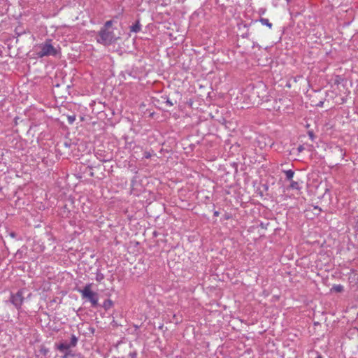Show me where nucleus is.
Listing matches in <instances>:
<instances>
[{
    "mask_svg": "<svg viewBox=\"0 0 358 358\" xmlns=\"http://www.w3.org/2000/svg\"><path fill=\"white\" fill-rule=\"evenodd\" d=\"M113 23L112 20L106 21L104 23L96 37L97 43L108 46L115 43L119 39L120 37L116 36L114 33V29L112 27Z\"/></svg>",
    "mask_w": 358,
    "mask_h": 358,
    "instance_id": "obj_1",
    "label": "nucleus"
},
{
    "mask_svg": "<svg viewBox=\"0 0 358 358\" xmlns=\"http://www.w3.org/2000/svg\"><path fill=\"white\" fill-rule=\"evenodd\" d=\"M51 39H46L45 42L38 44L36 46V55L38 58H43L48 56L55 57L58 50L52 44Z\"/></svg>",
    "mask_w": 358,
    "mask_h": 358,
    "instance_id": "obj_2",
    "label": "nucleus"
},
{
    "mask_svg": "<svg viewBox=\"0 0 358 358\" xmlns=\"http://www.w3.org/2000/svg\"><path fill=\"white\" fill-rule=\"evenodd\" d=\"M92 284H87L83 289H78V291L81 294L82 298L87 299L92 304V306L96 308L99 306V294L92 291Z\"/></svg>",
    "mask_w": 358,
    "mask_h": 358,
    "instance_id": "obj_3",
    "label": "nucleus"
},
{
    "mask_svg": "<svg viewBox=\"0 0 358 358\" xmlns=\"http://www.w3.org/2000/svg\"><path fill=\"white\" fill-rule=\"evenodd\" d=\"M24 289H20L16 293L11 292L6 303H11L17 310H20L24 301Z\"/></svg>",
    "mask_w": 358,
    "mask_h": 358,
    "instance_id": "obj_4",
    "label": "nucleus"
},
{
    "mask_svg": "<svg viewBox=\"0 0 358 358\" xmlns=\"http://www.w3.org/2000/svg\"><path fill=\"white\" fill-rule=\"evenodd\" d=\"M72 348L71 345H70V343L66 342V341H64V342H62L61 343H59L58 345H57V349L60 351V352H64L65 354L66 352H71L69 351V349Z\"/></svg>",
    "mask_w": 358,
    "mask_h": 358,
    "instance_id": "obj_5",
    "label": "nucleus"
},
{
    "mask_svg": "<svg viewBox=\"0 0 358 358\" xmlns=\"http://www.w3.org/2000/svg\"><path fill=\"white\" fill-rule=\"evenodd\" d=\"M95 156L101 162H108L110 160V159L107 158L106 155H104V152L101 150H98L95 152Z\"/></svg>",
    "mask_w": 358,
    "mask_h": 358,
    "instance_id": "obj_6",
    "label": "nucleus"
},
{
    "mask_svg": "<svg viewBox=\"0 0 358 358\" xmlns=\"http://www.w3.org/2000/svg\"><path fill=\"white\" fill-rule=\"evenodd\" d=\"M141 30V24L139 20H137L133 25L130 27V31L134 33H138Z\"/></svg>",
    "mask_w": 358,
    "mask_h": 358,
    "instance_id": "obj_7",
    "label": "nucleus"
},
{
    "mask_svg": "<svg viewBox=\"0 0 358 358\" xmlns=\"http://www.w3.org/2000/svg\"><path fill=\"white\" fill-rule=\"evenodd\" d=\"M334 152H338L340 155L341 159H344L345 156V150H344L341 146L336 145L334 148Z\"/></svg>",
    "mask_w": 358,
    "mask_h": 358,
    "instance_id": "obj_8",
    "label": "nucleus"
},
{
    "mask_svg": "<svg viewBox=\"0 0 358 358\" xmlns=\"http://www.w3.org/2000/svg\"><path fill=\"white\" fill-rule=\"evenodd\" d=\"M290 185H289V187L292 189H296V190H301L302 187L301 185V184L297 182V181H294V180H291L290 181Z\"/></svg>",
    "mask_w": 358,
    "mask_h": 358,
    "instance_id": "obj_9",
    "label": "nucleus"
},
{
    "mask_svg": "<svg viewBox=\"0 0 358 358\" xmlns=\"http://www.w3.org/2000/svg\"><path fill=\"white\" fill-rule=\"evenodd\" d=\"M344 289V287L342 285H334L331 288V292L340 293L342 292Z\"/></svg>",
    "mask_w": 358,
    "mask_h": 358,
    "instance_id": "obj_10",
    "label": "nucleus"
},
{
    "mask_svg": "<svg viewBox=\"0 0 358 358\" xmlns=\"http://www.w3.org/2000/svg\"><path fill=\"white\" fill-rule=\"evenodd\" d=\"M283 173L285 174L286 179L287 180H289V181L292 180V178H293L294 175V171H292L291 169L284 170Z\"/></svg>",
    "mask_w": 358,
    "mask_h": 358,
    "instance_id": "obj_11",
    "label": "nucleus"
},
{
    "mask_svg": "<svg viewBox=\"0 0 358 358\" xmlns=\"http://www.w3.org/2000/svg\"><path fill=\"white\" fill-rule=\"evenodd\" d=\"M95 275V279L97 282H101L105 278L104 274L102 273L99 269L96 270Z\"/></svg>",
    "mask_w": 358,
    "mask_h": 358,
    "instance_id": "obj_12",
    "label": "nucleus"
},
{
    "mask_svg": "<svg viewBox=\"0 0 358 358\" xmlns=\"http://www.w3.org/2000/svg\"><path fill=\"white\" fill-rule=\"evenodd\" d=\"M63 358H84L80 354H73L71 352H66Z\"/></svg>",
    "mask_w": 358,
    "mask_h": 358,
    "instance_id": "obj_13",
    "label": "nucleus"
},
{
    "mask_svg": "<svg viewBox=\"0 0 358 358\" xmlns=\"http://www.w3.org/2000/svg\"><path fill=\"white\" fill-rule=\"evenodd\" d=\"M259 21L262 23V24L268 27L269 29H271L273 27L272 23H271L267 18L261 17Z\"/></svg>",
    "mask_w": 358,
    "mask_h": 358,
    "instance_id": "obj_14",
    "label": "nucleus"
},
{
    "mask_svg": "<svg viewBox=\"0 0 358 358\" xmlns=\"http://www.w3.org/2000/svg\"><path fill=\"white\" fill-rule=\"evenodd\" d=\"M113 305V301L110 299H106L104 301L102 306L105 310L110 309Z\"/></svg>",
    "mask_w": 358,
    "mask_h": 358,
    "instance_id": "obj_15",
    "label": "nucleus"
},
{
    "mask_svg": "<svg viewBox=\"0 0 358 358\" xmlns=\"http://www.w3.org/2000/svg\"><path fill=\"white\" fill-rule=\"evenodd\" d=\"M78 337L76 335H74V334L71 335V341L69 342L70 345H71L72 348L75 347L78 343Z\"/></svg>",
    "mask_w": 358,
    "mask_h": 358,
    "instance_id": "obj_16",
    "label": "nucleus"
},
{
    "mask_svg": "<svg viewBox=\"0 0 358 358\" xmlns=\"http://www.w3.org/2000/svg\"><path fill=\"white\" fill-rule=\"evenodd\" d=\"M342 81V78L341 76H337L335 80H334V83L336 85H339L341 83V82Z\"/></svg>",
    "mask_w": 358,
    "mask_h": 358,
    "instance_id": "obj_17",
    "label": "nucleus"
},
{
    "mask_svg": "<svg viewBox=\"0 0 358 358\" xmlns=\"http://www.w3.org/2000/svg\"><path fill=\"white\" fill-rule=\"evenodd\" d=\"M76 120L75 116H69L68 117V122L69 124H73Z\"/></svg>",
    "mask_w": 358,
    "mask_h": 358,
    "instance_id": "obj_18",
    "label": "nucleus"
},
{
    "mask_svg": "<svg viewBox=\"0 0 358 358\" xmlns=\"http://www.w3.org/2000/svg\"><path fill=\"white\" fill-rule=\"evenodd\" d=\"M166 103L169 106H173V103L169 98L166 99Z\"/></svg>",
    "mask_w": 358,
    "mask_h": 358,
    "instance_id": "obj_19",
    "label": "nucleus"
},
{
    "mask_svg": "<svg viewBox=\"0 0 358 358\" xmlns=\"http://www.w3.org/2000/svg\"><path fill=\"white\" fill-rule=\"evenodd\" d=\"M308 136L312 141L314 140L315 136L313 131H308Z\"/></svg>",
    "mask_w": 358,
    "mask_h": 358,
    "instance_id": "obj_20",
    "label": "nucleus"
},
{
    "mask_svg": "<svg viewBox=\"0 0 358 358\" xmlns=\"http://www.w3.org/2000/svg\"><path fill=\"white\" fill-rule=\"evenodd\" d=\"M144 157L146 159H149L151 157V154L149 152H145L144 153Z\"/></svg>",
    "mask_w": 358,
    "mask_h": 358,
    "instance_id": "obj_21",
    "label": "nucleus"
},
{
    "mask_svg": "<svg viewBox=\"0 0 358 358\" xmlns=\"http://www.w3.org/2000/svg\"><path fill=\"white\" fill-rule=\"evenodd\" d=\"M315 354L316 355L315 358H323V357L318 352H315Z\"/></svg>",
    "mask_w": 358,
    "mask_h": 358,
    "instance_id": "obj_22",
    "label": "nucleus"
},
{
    "mask_svg": "<svg viewBox=\"0 0 358 358\" xmlns=\"http://www.w3.org/2000/svg\"><path fill=\"white\" fill-rule=\"evenodd\" d=\"M298 150H299V152H301L302 150H303V145H300V146H299V148H298Z\"/></svg>",
    "mask_w": 358,
    "mask_h": 358,
    "instance_id": "obj_23",
    "label": "nucleus"
},
{
    "mask_svg": "<svg viewBox=\"0 0 358 358\" xmlns=\"http://www.w3.org/2000/svg\"><path fill=\"white\" fill-rule=\"evenodd\" d=\"M265 11H266L265 10L260 9L259 11V13L260 15H263V14H264Z\"/></svg>",
    "mask_w": 358,
    "mask_h": 358,
    "instance_id": "obj_24",
    "label": "nucleus"
},
{
    "mask_svg": "<svg viewBox=\"0 0 358 358\" xmlns=\"http://www.w3.org/2000/svg\"><path fill=\"white\" fill-rule=\"evenodd\" d=\"M314 208L316 209V210H318L320 212L322 211V209L319 206H314Z\"/></svg>",
    "mask_w": 358,
    "mask_h": 358,
    "instance_id": "obj_25",
    "label": "nucleus"
},
{
    "mask_svg": "<svg viewBox=\"0 0 358 358\" xmlns=\"http://www.w3.org/2000/svg\"><path fill=\"white\" fill-rule=\"evenodd\" d=\"M219 214L220 213H219L218 211H215L214 213H213L214 216H215V217H217L219 215Z\"/></svg>",
    "mask_w": 358,
    "mask_h": 358,
    "instance_id": "obj_26",
    "label": "nucleus"
},
{
    "mask_svg": "<svg viewBox=\"0 0 358 358\" xmlns=\"http://www.w3.org/2000/svg\"><path fill=\"white\" fill-rule=\"evenodd\" d=\"M322 105H323V102L322 101L319 102V103L317 104V106H320V107L322 106Z\"/></svg>",
    "mask_w": 358,
    "mask_h": 358,
    "instance_id": "obj_27",
    "label": "nucleus"
},
{
    "mask_svg": "<svg viewBox=\"0 0 358 358\" xmlns=\"http://www.w3.org/2000/svg\"><path fill=\"white\" fill-rule=\"evenodd\" d=\"M10 236H12V237H15V233H13V232L10 233Z\"/></svg>",
    "mask_w": 358,
    "mask_h": 358,
    "instance_id": "obj_28",
    "label": "nucleus"
},
{
    "mask_svg": "<svg viewBox=\"0 0 358 358\" xmlns=\"http://www.w3.org/2000/svg\"><path fill=\"white\" fill-rule=\"evenodd\" d=\"M242 36H243V38H247L248 37V34H243Z\"/></svg>",
    "mask_w": 358,
    "mask_h": 358,
    "instance_id": "obj_29",
    "label": "nucleus"
},
{
    "mask_svg": "<svg viewBox=\"0 0 358 358\" xmlns=\"http://www.w3.org/2000/svg\"><path fill=\"white\" fill-rule=\"evenodd\" d=\"M357 281H358V276H357Z\"/></svg>",
    "mask_w": 358,
    "mask_h": 358,
    "instance_id": "obj_30",
    "label": "nucleus"
}]
</instances>
